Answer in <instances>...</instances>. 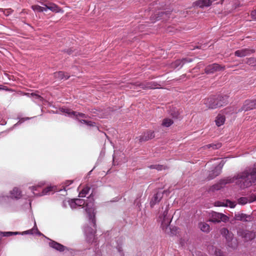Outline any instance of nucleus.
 <instances>
[{
  "instance_id": "47",
  "label": "nucleus",
  "mask_w": 256,
  "mask_h": 256,
  "mask_svg": "<svg viewBox=\"0 0 256 256\" xmlns=\"http://www.w3.org/2000/svg\"><path fill=\"white\" fill-rule=\"evenodd\" d=\"M32 190H36V187H35V186H33V187H32Z\"/></svg>"
},
{
  "instance_id": "42",
  "label": "nucleus",
  "mask_w": 256,
  "mask_h": 256,
  "mask_svg": "<svg viewBox=\"0 0 256 256\" xmlns=\"http://www.w3.org/2000/svg\"><path fill=\"white\" fill-rule=\"evenodd\" d=\"M78 121L80 122H81L82 124H86L88 123V120H79V119H78Z\"/></svg>"
},
{
  "instance_id": "1",
  "label": "nucleus",
  "mask_w": 256,
  "mask_h": 256,
  "mask_svg": "<svg viewBox=\"0 0 256 256\" xmlns=\"http://www.w3.org/2000/svg\"><path fill=\"white\" fill-rule=\"evenodd\" d=\"M234 180H238V184L242 188L250 187L253 184H256V166L240 172L232 178H227L222 179L218 183L212 186L210 190L213 192L219 190L226 184L233 182Z\"/></svg>"
},
{
  "instance_id": "21",
  "label": "nucleus",
  "mask_w": 256,
  "mask_h": 256,
  "mask_svg": "<svg viewBox=\"0 0 256 256\" xmlns=\"http://www.w3.org/2000/svg\"><path fill=\"white\" fill-rule=\"evenodd\" d=\"M10 194L12 198H20L21 196V191L17 188H14L10 192Z\"/></svg>"
},
{
  "instance_id": "28",
  "label": "nucleus",
  "mask_w": 256,
  "mask_h": 256,
  "mask_svg": "<svg viewBox=\"0 0 256 256\" xmlns=\"http://www.w3.org/2000/svg\"><path fill=\"white\" fill-rule=\"evenodd\" d=\"M221 146H222V144H220V143H218L216 144H208L205 146H204V148H212V149H213V150H216V149H218V148H220L221 147Z\"/></svg>"
},
{
  "instance_id": "4",
  "label": "nucleus",
  "mask_w": 256,
  "mask_h": 256,
  "mask_svg": "<svg viewBox=\"0 0 256 256\" xmlns=\"http://www.w3.org/2000/svg\"><path fill=\"white\" fill-rule=\"evenodd\" d=\"M238 236L244 242H248L254 240L256 236V232L254 230H250L240 228L237 232Z\"/></svg>"
},
{
  "instance_id": "3",
  "label": "nucleus",
  "mask_w": 256,
  "mask_h": 256,
  "mask_svg": "<svg viewBox=\"0 0 256 256\" xmlns=\"http://www.w3.org/2000/svg\"><path fill=\"white\" fill-rule=\"evenodd\" d=\"M220 234L223 236H224L226 240L227 246L232 248L235 249L238 246V242L236 239L234 238V234L230 232L226 228H222L220 230Z\"/></svg>"
},
{
  "instance_id": "35",
  "label": "nucleus",
  "mask_w": 256,
  "mask_h": 256,
  "mask_svg": "<svg viewBox=\"0 0 256 256\" xmlns=\"http://www.w3.org/2000/svg\"><path fill=\"white\" fill-rule=\"evenodd\" d=\"M52 190V187L48 186L43 190L41 195L47 194L49 192Z\"/></svg>"
},
{
  "instance_id": "24",
  "label": "nucleus",
  "mask_w": 256,
  "mask_h": 256,
  "mask_svg": "<svg viewBox=\"0 0 256 256\" xmlns=\"http://www.w3.org/2000/svg\"><path fill=\"white\" fill-rule=\"evenodd\" d=\"M199 228L204 232H208L210 231V226L206 222H200Z\"/></svg>"
},
{
  "instance_id": "2",
  "label": "nucleus",
  "mask_w": 256,
  "mask_h": 256,
  "mask_svg": "<svg viewBox=\"0 0 256 256\" xmlns=\"http://www.w3.org/2000/svg\"><path fill=\"white\" fill-rule=\"evenodd\" d=\"M228 99L226 96H212L206 99L204 103L208 108L214 109L227 104Z\"/></svg>"
},
{
  "instance_id": "50",
  "label": "nucleus",
  "mask_w": 256,
  "mask_h": 256,
  "mask_svg": "<svg viewBox=\"0 0 256 256\" xmlns=\"http://www.w3.org/2000/svg\"><path fill=\"white\" fill-rule=\"evenodd\" d=\"M120 250H120V248H118V251H120Z\"/></svg>"
},
{
  "instance_id": "49",
  "label": "nucleus",
  "mask_w": 256,
  "mask_h": 256,
  "mask_svg": "<svg viewBox=\"0 0 256 256\" xmlns=\"http://www.w3.org/2000/svg\"><path fill=\"white\" fill-rule=\"evenodd\" d=\"M201 256H207V255H206V254H202V255Z\"/></svg>"
},
{
  "instance_id": "7",
  "label": "nucleus",
  "mask_w": 256,
  "mask_h": 256,
  "mask_svg": "<svg viewBox=\"0 0 256 256\" xmlns=\"http://www.w3.org/2000/svg\"><path fill=\"white\" fill-rule=\"evenodd\" d=\"M234 219L236 220L242 221L243 222H250L252 221L254 218L250 214L238 212L235 214Z\"/></svg>"
},
{
  "instance_id": "25",
  "label": "nucleus",
  "mask_w": 256,
  "mask_h": 256,
  "mask_svg": "<svg viewBox=\"0 0 256 256\" xmlns=\"http://www.w3.org/2000/svg\"><path fill=\"white\" fill-rule=\"evenodd\" d=\"M150 169H156L158 170H166L168 168L166 166L160 164H152L149 166Z\"/></svg>"
},
{
  "instance_id": "14",
  "label": "nucleus",
  "mask_w": 256,
  "mask_h": 256,
  "mask_svg": "<svg viewBox=\"0 0 256 256\" xmlns=\"http://www.w3.org/2000/svg\"><path fill=\"white\" fill-rule=\"evenodd\" d=\"M212 1L211 0H198L194 3V6L200 8L209 6L212 5Z\"/></svg>"
},
{
  "instance_id": "11",
  "label": "nucleus",
  "mask_w": 256,
  "mask_h": 256,
  "mask_svg": "<svg viewBox=\"0 0 256 256\" xmlns=\"http://www.w3.org/2000/svg\"><path fill=\"white\" fill-rule=\"evenodd\" d=\"M256 108V100H246L243 106L242 110L248 111Z\"/></svg>"
},
{
  "instance_id": "19",
  "label": "nucleus",
  "mask_w": 256,
  "mask_h": 256,
  "mask_svg": "<svg viewBox=\"0 0 256 256\" xmlns=\"http://www.w3.org/2000/svg\"><path fill=\"white\" fill-rule=\"evenodd\" d=\"M162 198V195L161 194L156 193L155 194L150 202V206L152 208H153L154 206L159 202Z\"/></svg>"
},
{
  "instance_id": "6",
  "label": "nucleus",
  "mask_w": 256,
  "mask_h": 256,
  "mask_svg": "<svg viewBox=\"0 0 256 256\" xmlns=\"http://www.w3.org/2000/svg\"><path fill=\"white\" fill-rule=\"evenodd\" d=\"M224 70V66H222L218 64L214 63L210 64L206 67L204 69L205 72L206 74L214 73L218 71H220Z\"/></svg>"
},
{
  "instance_id": "33",
  "label": "nucleus",
  "mask_w": 256,
  "mask_h": 256,
  "mask_svg": "<svg viewBox=\"0 0 256 256\" xmlns=\"http://www.w3.org/2000/svg\"><path fill=\"white\" fill-rule=\"evenodd\" d=\"M26 94L28 96L30 95L31 96L35 97L36 98L40 100H42V99H43L42 96H40L39 94H37L36 93H34V92H32V93H31V94L27 93Z\"/></svg>"
},
{
  "instance_id": "44",
  "label": "nucleus",
  "mask_w": 256,
  "mask_h": 256,
  "mask_svg": "<svg viewBox=\"0 0 256 256\" xmlns=\"http://www.w3.org/2000/svg\"><path fill=\"white\" fill-rule=\"evenodd\" d=\"M72 180H68L66 182V184H67V186H68V185L72 184Z\"/></svg>"
},
{
  "instance_id": "27",
  "label": "nucleus",
  "mask_w": 256,
  "mask_h": 256,
  "mask_svg": "<svg viewBox=\"0 0 256 256\" xmlns=\"http://www.w3.org/2000/svg\"><path fill=\"white\" fill-rule=\"evenodd\" d=\"M32 8L34 11H37L38 12H42L46 10V6H40L38 5H34L32 6Z\"/></svg>"
},
{
  "instance_id": "22",
  "label": "nucleus",
  "mask_w": 256,
  "mask_h": 256,
  "mask_svg": "<svg viewBox=\"0 0 256 256\" xmlns=\"http://www.w3.org/2000/svg\"><path fill=\"white\" fill-rule=\"evenodd\" d=\"M226 120V118L224 116L221 114H218L216 119V124L217 126H220L222 125Z\"/></svg>"
},
{
  "instance_id": "20",
  "label": "nucleus",
  "mask_w": 256,
  "mask_h": 256,
  "mask_svg": "<svg viewBox=\"0 0 256 256\" xmlns=\"http://www.w3.org/2000/svg\"><path fill=\"white\" fill-rule=\"evenodd\" d=\"M50 246L52 248L60 252H63L64 250V246L63 245L59 243H58L54 241H52L50 242Z\"/></svg>"
},
{
  "instance_id": "32",
  "label": "nucleus",
  "mask_w": 256,
  "mask_h": 256,
  "mask_svg": "<svg viewBox=\"0 0 256 256\" xmlns=\"http://www.w3.org/2000/svg\"><path fill=\"white\" fill-rule=\"evenodd\" d=\"M214 255L216 256H224V252L218 248H215Z\"/></svg>"
},
{
  "instance_id": "34",
  "label": "nucleus",
  "mask_w": 256,
  "mask_h": 256,
  "mask_svg": "<svg viewBox=\"0 0 256 256\" xmlns=\"http://www.w3.org/2000/svg\"><path fill=\"white\" fill-rule=\"evenodd\" d=\"M256 58H250L248 59L247 61V64L250 65L252 66H256Z\"/></svg>"
},
{
  "instance_id": "13",
  "label": "nucleus",
  "mask_w": 256,
  "mask_h": 256,
  "mask_svg": "<svg viewBox=\"0 0 256 256\" xmlns=\"http://www.w3.org/2000/svg\"><path fill=\"white\" fill-rule=\"evenodd\" d=\"M154 132L152 130H148L144 132L140 136V142H146L154 138Z\"/></svg>"
},
{
  "instance_id": "8",
  "label": "nucleus",
  "mask_w": 256,
  "mask_h": 256,
  "mask_svg": "<svg viewBox=\"0 0 256 256\" xmlns=\"http://www.w3.org/2000/svg\"><path fill=\"white\" fill-rule=\"evenodd\" d=\"M228 220V217L226 215L221 213L214 212L212 214L210 221L214 222H219L220 221L226 222Z\"/></svg>"
},
{
  "instance_id": "15",
  "label": "nucleus",
  "mask_w": 256,
  "mask_h": 256,
  "mask_svg": "<svg viewBox=\"0 0 256 256\" xmlns=\"http://www.w3.org/2000/svg\"><path fill=\"white\" fill-rule=\"evenodd\" d=\"M54 76L56 80H62L63 79L67 80L68 79L70 76L67 74L65 73L62 71H59L58 72H56L54 73Z\"/></svg>"
},
{
  "instance_id": "40",
  "label": "nucleus",
  "mask_w": 256,
  "mask_h": 256,
  "mask_svg": "<svg viewBox=\"0 0 256 256\" xmlns=\"http://www.w3.org/2000/svg\"><path fill=\"white\" fill-rule=\"evenodd\" d=\"M171 115L175 118H178V112H174V113L172 112Z\"/></svg>"
},
{
  "instance_id": "38",
  "label": "nucleus",
  "mask_w": 256,
  "mask_h": 256,
  "mask_svg": "<svg viewBox=\"0 0 256 256\" xmlns=\"http://www.w3.org/2000/svg\"><path fill=\"white\" fill-rule=\"evenodd\" d=\"M251 16L254 20H256V10L252 12Z\"/></svg>"
},
{
  "instance_id": "48",
  "label": "nucleus",
  "mask_w": 256,
  "mask_h": 256,
  "mask_svg": "<svg viewBox=\"0 0 256 256\" xmlns=\"http://www.w3.org/2000/svg\"><path fill=\"white\" fill-rule=\"evenodd\" d=\"M194 48H198V46H194Z\"/></svg>"
},
{
  "instance_id": "41",
  "label": "nucleus",
  "mask_w": 256,
  "mask_h": 256,
  "mask_svg": "<svg viewBox=\"0 0 256 256\" xmlns=\"http://www.w3.org/2000/svg\"><path fill=\"white\" fill-rule=\"evenodd\" d=\"M86 124L90 126H94L95 125V122L92 121H88V123H87Z\"/></svg>"
},
{
  "instance_id": "45",
  "label": "nucleus",
  "mask_w": 256,
  "mask_h": 256,
  "mask_svg": "<svg viewBox=\"0 0 256 256\" xmlns=\"http://www.w3.org/2000/svg\"><path fill=\"white\" fill-rule=\"evenodd\" d=\"M12 233H13V235H16L20 234L18 232H12Z\"/></svg>"
},
{
  "instance_id": "23",
  "label": "nucleus",
  "mask_w": 256,
  "mask_h": 256,
  "mask_svg": "<svg viewBox=\"0 0 256 256\" xmlns=\"http://www.w3.org/2000/svg\"><path fill=\"white\" fill-rule=\"evenodd\" d=\"M173 124V120L170 118H165L162 120V125L164 127H169Z\"/></svg>"
},
{
  "instance_id": "39",
  "label": "nucleus",
  "mask_w": 256,
  "mask_h": 256,
  "mask_svg": "<svg viewBox=\"0 0 256 256\" xmlns=\"http://www.w3.org/2000/svg\"><path fill=\"white\" fill-rule=\"evenodd\" d=\"M33 230H34L33 229H31V230H28L23 232L22 234H32L33 233L32 232Z\"/></svg>"
},
{
  "instance_id": "30",
  "label": "nucleus",
  "mask_w": 256,
  "mask_h": 256,
  "mask_svg": "<svg viewBox=\"0 0 256 256\" xmlns=\"http://www.w3.org/2000/svg\"><path fill=\"white\" fill-rule=\"evenodd\" d=\"M74 203L76 205L81 206L85 204V201L83 199L76 198L74 200Z\"/></svg>"
},
{
  "instance_id": "29",
  "label": "nucleus",
  "mask_w": 256,
  "mask_h": 256,
  "mask_svg": "<svg viewBox=\"0 0 256 256\" xmlns=\"http://www.w3.org/2000/svg\"><path fill=\"white\" fill-rule=\"evenodd\" d=\"M235 54L238 56L242 57L246 54V50H238L235 52Z\"/></svg>"
},
{
  "instance_id": "18",
  "label": "nucleus",
  "mask_w": 256,
  "mask_h": 256,
  "mask_svg": "<svg viewBox=\"0 0 256 256\" xmlns=\"http://www.w3.org/2000/svg\"><path fill=\"white\" fill-rule=\"evenodd\" d=\"M64 112L66 113H67L70 116H76L78 120V116H80V117H81L82 118H88V116L85 114H84L73 111V110H68V109H66L64 111Z\"/></svg>"
},
{
  "instance_id": "16",
  "label": "nucleus",
  "mask_w": 256,
  "mask_h": 256,
  "mask_svg": "<svg viewBox=\"0 0 256 256\" xmlns=\"http://www.w3.org/2000/svg\"><path fill=\"white\" fill-rule=\"evenodd\" d=\"M222 166L223 165L220 166V164L218 166H216L215 168V169L214 170L210 172V173L209 174V176L208 177V179L209 180L213 179L216 176H218L222 172Z\"/></svg>"
},
{
  "instance_id": "43",
  "label": "nucleus",
  "mask_w": 256,
  "mask_h": 256,
  "mask_svg": "<svg viewBox=\"0 0 256 256\" xmlns=\"http://www.w3.org/2000/svg\"><path fill=\"white\" fill-rule=\"evenodd\" d=\"M164 14V12H159V13H158V14L159 16H158V17H160V16H162V15H163Z\"/></svg>"
},
{
  "instance_id": "9",
  "label": "nucleus",
  "mask_w": 256,
  "mask_h": 256,
  "mask_svg": "<svg viewBox=\"0 0 256 256\" xmlns=\"http://www.w3.org/2000/svg\"><path fill=\"white\" fill-rule=\"evenodd\" d=\"M236 204L234 202H232L228 200H224L222 201H217L214 202L216 206H228L231 208L235 207Z\"/></svg>"
},
{
  "instance_id": "31",
  "label": "nucleus",
  "mask_w": 256,
  "mask_h": 256,
  "mask_svg": "<svg viewBox=\"0 0 256 256\" xmlns=\"http://www.w3.org/2000/svg\"><path fill=\"white\" fill-rule=\"evenodd\" d=\"M248 198L246 197H241L238 199V203L242 205L246 204L248 202Z\"/></svg>"
},
{
  "instance_id": "10",
  "label": "nucleus",
  "mask_w": 256,
  "mask_h": 256,
  "mask_svg": "<svg viewBox=\"0 0 256 256\" xmlns=\"http://www.w3.org/2000/svg\"><path fill=\"white\" fill-rule=\"evenodd\" d=\"M42 4L46 6V10H50L52 12L58 13V12H63L64 10L60 8L59 6H58L56 4L54 3H49L47 4Z\"/></svg>"
},
{
  "instance_id": "26",
  "label": "nucleus",
  "mask_w": 256,
  "mask_h": 256,
  "mask_svg": "<svg viewBox=\"0 0 256 256\" xmlns=\"http://www.w3.org/2000/svg\"><path fill=\"white\" fill-rule=\"evenodd\" d=\"M90 190V188L88 186H85L79 193V197L84 198L88 193Z\"/></svg>"
},
{
  "instance_id": "17",
  "label": "nucleus",
  "mask_w": 256,
  "mask_h": 256,
  "mask_svg": "<svg viewBox=\"0 0 256 256\" xmlns=\"http://www.w3.org/2000/svg\"><path fill=\"white\" fill-rule=\"evenodd\" d=\"M158 84L156 82H151L141 84L140 86L143 89H153L158 88Z\"/></svg>"
},
{
  "instance_id": "37",
  "label": "nucleus",
  "mask_w": 256,
  "mask_h": 256,
  "mask_svg": "<svg viewBox=\"0 0 256 256\" xmlns=\"http://www.w3.org/2000/svg\"><path fill=\"white\" fill-rule=\"evenodd\" d=\"M0 235H2L3 236H10L13 235V233H12L10 232H0Z\"/></svg>"
},
{
  "instance_id": "36",
  "label": "nucleus",
  "mask_w": 256,
  "mask_h": 256,
  "mask_svg": "<svg viewBox=\"0 0 256 256\" xmlns=\"http://www.w3.org/2000/svg\"><path fill=\"white\" fill-rule=\"evenodd\" d=\"M84 230L86 233H90L92 234H94L96 232L94 231V230L88 227L86 228Z\"/></svg>"
},
{
  "instance_id": "46",
  "label": "nucleus",
  "mask_w": 256,
  "mask_h": 256,
  "mask_svg": "<svg viewBox=\"0 0 256 256\" xmlns=\"http://www.w3.org/2000/svg\"><path fill=\"white\" fill-rule=\"evenodd\" d=\"M4 12V14H6L8 15V13L9 12V11H8V10H6V12Z\"/></svg>"
},
{
  "instance_id": "12",
  "label": "nucleus",
  "mask_w": 256,
  "mask_h": 256,
  "mask_svg": "<svg viewBox=\"0 0 256 256\" xmlns=\"http://www.w3.org/2000/svg\"><path fill=\"white\" fill-rule=\"evenodd\" d=\"M86 210L88 214L89 218L92 221L94 226H96L94 210L93 208H89L88 204H86Z\"/></svg>"
},
{
  "instance_id": "5",
  "label": "nucleus",
  "mask_w": 256,
  "mask_h": 256,
  "mask_svg": "<svg viewBox=\"0 0 256 256\" xmlns=\"http://www.w3.org/2000/svg\"><path fill=\"white\" fill-rule=\"evenodd\" d=\"M168 207L167 206L162 214L160 215L158 218V220L161 222V226L164 230L167 229L171 222L170 217L168 215Z\"/></svg>"
}]
</instances>
